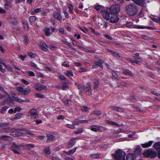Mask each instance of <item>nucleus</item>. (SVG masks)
<instances>
[{
	"label": "nucleus",
	"mask_w": 160,
	"mask_h": 160,
	"mask_svg": "<svg viewBox=\"0 0 160 160\" xmlns=\"http://www.w3.org/2000/svg\"><path fill=\"white\" fill-rule=\"evenodd\" d=\"M138 8L134 3H131L127 5L126 7L127 13L130 16H134L138 12Z\"/></svg>",
	"instance_id": "nucleus-1"
},
{
	"label": "nucleus",
	"mask_w": 160,
	"mask_h": 160,
	"mask_svg": "<svg viewBox=\"0 0 160 160\" xmlns=\"http://www.w3.org/2000/svg\"><path fill=\"white\" fill-rule=\"evenodd\" d=\"M126 154L125 152L120 149H118L115 153L112 154L114 158L116 160H123L124 159Z\"/></svg>",
	"instance_id": "nucleus-2"
},
{
	"label": "nucleus",
	"mask_w": 160,
	"mask_h": 160,
	"mask_svg": "<svg viewBox=\"0 0 160 160\" xmlns=\"http://www.w3.org/2000/svg\"><path fill=\"white\" fill-rule=\"evenodd\" d=\"M120 7L119 4L112 5L109 8L110 12L113 14L117 15L120 10Z\"/></svg>",
	"instance_id": "nucleus-3"
},
{
	"label": "nucleus",
	"mask_w": 160,
	"mask_h": 160,
	"mask_svg": "<svg viewBox=\"0 0 160 160\" xmlns=\"http://www.w3.org/2000/svg\"><path fill=\"white\" fill-rule=\"evenodd\" d=\"M143 155L146 157L150 158H154L157 155V152L151 149H149L145 152Z\"/></svg>",
	"instance_id": "nucleus-4"
},
{
	"label": "nucleus",
	"mask_w": 160,
	"mask_h": 160,
	"mask_svg": "<svg viewBox=\"0 0 160 160\" xmlns=\"http://www.w3.org/2000/svg\"><path fill=\"white\" fill-rule=\"evenodd\" d=\"M28 115L31 116V119H35L38 116L37 110L34 108L32 109L28 112Z\"/></svg>",
	"instance_id": "nucleus-5"
},
{
	"label": "nucleus",
	"mask_w": 160,
	"mask_h": 160,
	"mask_svg": "<svg viewBox=\"0 0 160 160\" xmlns=\"http://www.w3.org/2000/svg\"><path fill=\"white\" fill-rule=\"evenodd\" d=\"M17 90L22 94L24 95L28 94L30 92L31 89L30 88L24 89L21 87H18L17 88Z\"/></svg>",
	"instance_id": "nucleus-6"
},
{
	"label": "nucleus",
	"mask_w": 160,
	"mask_h": 160,
	"mask_svg": "<svg viewBox=\"0 0 160 160\" xmlns=\"http://www.w3.org/2000/svg\"><path fill=\"white\" fill-rule=\"evenodd\" d=\"M82 89L85 91L86 94L88 95H91L92 93V91L91 89V86L89 83L87 84V86L86 87L82 86Z\"/></svg>",
	"instance_id": "nucleus-7"
},
{
	"label": "nucleus",
	"mask_w": 160,
	"mask_h": 160,
	"mask_svg": "<svg viewBox=\"0 0 160 160\" xmlns=\"http://www.w3.org/2000/svg\"><path fill=\"white\" fill-rule=\"evenodd\" d=\"M103 18L107 20H109L110 19V12L108 10L104 9L101 11Z\"/></svg>",
	"instance_id": "nucleus-8"
},
{
	"label": "nucleus",
	"mask_w": 160,
	"mask_h": 160,
	"mask_svg": "<svg viewBox=\"0 0 160 160\" xmlns=\"http://www.w3.org/2000/svg\"><path fill=\"white\" fill-rule=\"evenodd\" d=\"M35 88L38 91H41L42 90H46L47 87L40 83H36L35 84Z\"/></svg>",
	"instance_id": "nucleus-9"
},
{
	"label": "nucleus",
	"mask_w": 160,
	"mask_h": 160,
	"mask_svg": "<svg viewBox=\"0 0 160 160\" xmlns=\"http://www.w3.org/2000/svg\"><path fill=\"white\" fill-rule=\"evenodd\" d=\"M117 14L112 15L110 19V21L112 23H116L119 20V18Z\"/></svg>",
	"instance_id": "nucleus-10"
},
{
	"label": "nucleus",
	"mask_w": 160,
	"mask_h": 160,
	"mask_svg": "<svg viewBox=\"0 0 160 160\" xmlns=\"http://www.w3.org/2000/svg\"><path fill=\"white\" fill-rule=\"evenodd\" d=\"M8 19L9 22L13 25H16L18 23V21L16 18L14 16H10L9 17Z\"/></svg>",
	"instance_id": "nucleus-11"
},
{
	"label": "nucleus",
	"mask_w": 160,
	"mask_h": 160,
	"mask_svg": "<svg viewBox=\"0 0 160 160\" xmlns=\"http://www.w3.org/2000/svg\"><path fill=\"white\" fill-rule=\"evenodd\" d=\"M137 4L141 5L143 7H145L146 3L144 2L143 0H132Z\"/></svg>",
	"instance_id": "nucleus-12"
},
{
	"label": "nucleus",
	"mask_w": 160,
	"mask_h": 160,
	"mask_svg": "<svg viewBox=\"0 0 160 160\" xmlns=\"http://www.w3.org/2000/svg\"><path fill=\"white\" fill-rule=\"evenodd\" d=\"M123 160H125V158ZM126 160H135V154L131 153L128 154L126 156Z\"/></svg>",
	"instance_id": "nucleus-13"
},
{
	"label": "nucleus",
	"mask_w": 160,
	"mask_h": 160,
	"mask_svg": "<svg viewBox=\"0 0 160 160\" xmlns=\"http://www.w3.org/2000/svg\"><path fill=\"white\" fill-rule=\"evenodd\" d=\"M102 127L99 126L92 125L91 127V130L94 132L100 131Z\"/></svg>",
	"instance_id": "nucleus-14"
},
{
	"label": "nucleus",
	"mask_w": 160,
	"mask_h": 160,
	"mask_svg": "<svg viewBox=\"0 0 160 160\" xmlns=\"http://www.w3.org/2000/svg\"><path fill=\"white\" fill-rule=\"evenodd\" d=\"M40 47L42 49L45 51H47L48 50V46L44 42H41L40 44Z\"/></svg>",
	"instance_id": "nucleus-15"
},
{
	"label": "nucleus",
	"mask_w": 160,
	"mask_h": 160,
	"mask_svg": "<svg viewBox=\"0 0 160 160\" xmlns=\"http://www.w3.org/2000/svg\"><path fill=\"white\" fill-rule=\"evenodd\" d=\"M152 141H149L147 143L142 144L141 145L144 148H148L151 146L152 143Z\"/></svg>",
	"instance_id": "nucleus-16"
},
{
	"label": "nucleus",
	"mask_w": 160,
	"mask_h": 160,
	"mask_svg": "<svg viewBox=\"0 0 160 160\" xmlns=\"http://www.w3.org/2000/svg\"><path fill=\"white\" fill-rule=\"evenodd\" d=\"M53 17L58 21H61L62 20V17L60 14L58 13H55L53 14Z\"/></svg>",
	"instance_id": "nucleus-17"
},
{
	"label": "nucleus",
	"mask_w": 160,
	"mask_h": 160,
	"mask_svg": "<svg viewBox=\"0 0 160 160\" xmlns=\"http://www.w3.org/2000/svg\"><path fill=\"white\" fill-rule=\"evenodd\" d=\"M13 98L14 99V100L20 103H23V102H28V100H23L22 99H21V98H19L18 97H13Z\"/></svg>",
	"instance_id": "nucleus-18"
},
{
	"label": "nucleus",
	"mask_w": 160,
	"mask_h": 160,
	"mask_svg": "<svg viewBox=\"0 0 160 160\" xmlns=\"http://www.w3.org/2000/svg\"><path fill=\"white\" fill-rule=\"evenodd\" d=\"M22 116V114L20 113H17L13 118H11L10 120L14 121L16 119H20L21 118Z\"/></svg>",
	"instance_id": "nucleus-19"
},
{
	"label": "nucleus",
	"mask_w": 160,
	"mask_h": 160,
	"mask_svg": "<svg viewBox=\"0 0 160 160\" xmlns=\"http://www.w3.org/2000/svg\"><path fill=\"white\" fill-rule=\"evenodd\" d=\"M76 143V140L75 139H73L70 140L69 141L68 145V147H72Z\"/></svg>",
	"instance_id": "nucleus-20"
},
{
	"label": "nucleus",
	"mask_w": 160,
	"mask_h": 160,
	"mask_svg": "<svg viewBox=\"0 0 160 160\" xmlns=\"http://www.w3.org/2000/svg\"><path fill=\"white\" fill-rule=\"evenodd\" d=\"M90 157L93 159H99L101 158V155L99 154H91Z\"/></svg>",
	"instance_id": "nucleus-21"
},
{
	"label": "nucleus",
	"mask_w": 160,
	"mask_h": 160,
	"mask_svg": "<svg viewBox=\"0 0 160 160\" xmlns=\"http://www.w3.org/2000/svg\"><path fill=\"white\" fill-rule=\"evenodd\" d=\"M112 108V109L118 112H122L124 111L123 109L120 107L113 106Z\"/></svg>",
	"instance_id": "nucleus-22"
},
{
	"label": "nucleus",
	"mask_w": 160,
	"mask_h": 160,
	"mask_svg": "<svg viewBox=\"0 0 160 160\" xmlns=\"http://www.w3.org/2000/svg\"><path fill=\"white\" fill-rule=\"evenodd\" d=\"M44 32L47 36H49L52 34V32L50 31V29L48 28H46L44 29Z\"/></svg>",
	"instance_id": "nucleus-23"
},
{
	"label": "nucleus",
	"mask_w": 160,
	"mask_h": 160,
	"mask_svg": "<svg viewBox=\"0 0 160 160\" xmlns=\"http://www.w3.org/2000/svg\"><path fill=\"white\" fill-rule=\"evenodd\" d=\"M123 74L125 75H128L130 76H133V74L129 70L127 69L123 72Z\"/></svg>",
	"instance_id": "nucleus-24"
},
{
	"label": "nucleus",
	"mask_w": 160,
	"mask_h": 160,
	"mask_svg": "<svg viewBox=\"0 0 160 160\" xmlns=\"http://www.w3.org/2000/svg\"><path fill=\"white\" fill-rule=\"evenodd\" d=\"M133 28L137 29L149 28V27H145L143 26L138 25H134L133 26Z\"/></svg>",
	"instance_id": "nucleus-25"
},
{
	"label": "nucleus",
	"mask_w": 160,
	"mask_h": 160,
	"mask_svg": "<svg viewBox=\"0 0 160 160\" xmlns=\"http://www.w3.org/2000/svg\"><path fill=\"white\" fill-rule=\"evenodd\" d=\"M104 61L103 60L100 59L99 60V61L98 62H95V63L99 67L102 68L103 65H102V63Z\"/></svg>",
	"instance_id": "nucleus-26"
},
{
	"label": "nucleus",
	"mask_w": 160,
	"mask_h": 160,
	"mask_svg": "<svg viewBox=\"0 0 160 160\" xmlns=\"http://www.w3.org/2000/svg\"><path fill=\"white\" fill-rule=\"evenodd\" d=\"M108 51L110 52L112 54H113L114 56L116 57L120 58L121 57V56L120 54L118 53L117 52L110 50H108Z\"/></svg>",
	"instance_id": "nucleus-27"
},
{
	"label": "nucleus",
	"mask_w": 160,
	"mask_h": 160,
	"mask_svg": "<svg viewBox=\"0 0 160 160\" xmlns=\"http://www.w3.org/2000/svg\"><path fill=\"white\" fill-rule=\"evenodd\" d=\"M93 83L94 84V88L96 89L98 88L99 84L98 80L96 79H94L93 80Z\"/></svg>",
	"instance_id": "nucleus-28"
},
{
	"label": "nucleus",
	"mask_w": 160,
	"mask_h": 160,
	"mask_svg": "<svg viewBox=\"0 0 160 160\" xmlns=\"http://www.w3.org/2000/svg\"><path fill=\"white\" fill-rule=\"evenodd\" d=\"M64 73L68 77H69L74 76L73 73L72 71H67Z\"/></svg>",
	"instance_id": "nucleus-29"
},
{
	"label": "nucleus",
	"mask_w": 160,
	"mask_h": 160,
	"mask_svg": "<svg viewBox=\"0 0 160 160\" xmlns=\"http://www.w3.org/2000/svg\"><path fill=\"white\" fill-rule=\"evenodd\" d=\"M8 108L7 106H5L2 107L0 111V112L3 114L5 113L6 110Z\"/></svg>",
	"instance_id": "nucleus-30"
},
{
	"label": "nucleus",
	"mask_w": 160,
	"mask_h": 160,
	"mask_svg": "<svg viewBox=\"0 0 160 160\" xmlns=\"http://www.w3.org/2000/svg\"><path fill=\"white\" fill-rule=\"evenodd\" d=\"M37 19V18L35 16H32L30 17L29 21L31 22H33Z\"/></svg>",
	"instance_id": "nucleus-31"
},
{
	"label": "nucleus",
	"mask_w": 160,
	"mask_h": 160,
	"mask_svg": "<svg viewBox=\"0 0 160 160\" xmlns=\"http://www.w3.org/2000/svg\"><path fill=\"white\" fill-rule=\"evenodd\" d=\"M68 7L69 9L70 12L72 13L73 12V5L71 4H69L68 5Z\"/></svg>",
	"instance_id": "nucleus-32"
},
{
	"label": "nucleus",
	"mask_w": 160,
	"mask_h": 160,
	"mask_svg": "<svg viewBox=\"0 0 160 160\" xmlns=\"http://www.w3.org/2000/svg\"><path fill=\"white\" fill-rule=\"evenodd\" d=\"M81 109L83 112H88L89 110L88 108L86 106H83L81 107Z\"/></svg>",
	"instance_id": "nucleus-33"
},
{
	"label": "nucleus",
	"mask_w": 160,
	"mask_h": 160,
	"mask_svg": "<svg viewBox=\"0 0 160 160\" xmlns=\"http://www.w3.org/2000/svg\"><path fill=\"white\" fill-rule=\"evenodd\" d=\"M155 148L157 149H160V142L155 143L153 145Z\"/></svg>",
	"instance_id": "nucleus-34"
},
{
	"label": "nucleus",
	"mask_w": 160,
	"mask_h": 160,
	"mask_svg": "<svg viewBox=\"0 0 160 160\" xmlns=\"http://www.w3.org/2000/svg\"><path fill=\"white\" fill-rule=\"evenodd\" d=\"M26 74L30 76H34L35 75L34 73L32 71H28L26 72Z\"/></svg>",
	"instance_id": "nucleus-35"
},
{
	"label": "nucleus",
	"mask_w": 160,
	"mask_h": 160,
	"mask_svg": "<svg viewBox=\"0 0 160 160\" xmlns=\"http://www.w3.org/2000/svg\"><path fill=\"white\" fill-rule=\"evenodd\" d=\"M72 124L74 125H78L80 124L79 120L76 119L72 122Z\"/></svg>",
	"instance_id": "nucleus-36"
},
{
	"label": "nucleus",
	"mask_w": 160,
	"mask_h": 160,
	"mask_svg": "<svg viewBox=\"0 0 160 160\" xmlns=\"http://www.w3.org/2000/svg\"><path fill=\"white\" fill-rule=\"evenodd\" d=\"M47 137L48 138V140H54L55 139V137L53 135L48 134L47 135Z\"/></svg>",
	"instance_id": "nucleus-37"
},
{
	"label": "nucleus",
	"mask_w": 160,
	"mask_h": 160,
	"mask_svg": "<svg viewBox=\"0 0 160 160\" xmlns=\"http://www.w3.org/2000/svg\"><path fill=\"white\" fill-rule=\"evenodd\" d=\"M60 88L62 90H66L68 88V87L67 85H63Z\"/></svg>",
	"instance_id": "nucleus-38"
},
{
	"label": "nucleus",
	"mask_w": 160,
	"mask_h": 160,
	"mask_svg": "<svg viewBox=\"0 0 160 160\" xmlns=\"http://www.w3.org/2000/svg\"><path fill=\"white\" fill-rule=\"evenodd\" d=\"M83 132L82 129V128L79 129L77 131L74 132V133L76 134L81 133Z\"/></svg>",
	"instance_id": "nucleus-39"
},
{
	"label": "nucleus",
	"mask_w": 160,
	"mask_h": 160,
	"mask_svg": "<svg viewBox=\"0 0 160 160\" xmlns=\"http://www.w3.org/2000/svg\"><path fill=\"white\" fill-rule=\"evenodd\" d=\"M112 74L113 78H114L116 79H118V77L116 72H114L112 71Z\"/></svg>",
	"instance_id": "nucleus-40"
},
{
	"label": "nucleus",
	"mask_w": 160,
	"mask_h": 160,
	"mask_svg": "<svg viewBox=\"0 0 160 160\" xmlns=\"http://www.w3.org/2000/svg\"><path fill=\"white\" fill-rule=\"evenodd\" d=\"M102 6L100 5H96L94 7V8L97 11H99L102 7Z\"/></svg>",
	"instance_id": "nucleus-41"
},
{
	"label": "nucleus",
	"mask_w": 160,
	"mask_h": 160,
	"mask_svg": "<svg viewBox=\"0 0 160 160\" xmlns=\"http://www.w3.org/2000/svg\"><path fill=\"white\" fill-rule=\"evenodd\" d=\"M44 152L46 154L49 155L50 154L51 152L50 149L49 148H47L44 149Z\"/></svg>",
	"instance_id": "nucleus-42"
},
{
	"label": "nucleus",
	"mask_w": 160,
	"mask_h": 160,
	"mask_svg": "<svg viewBox=\"0 0 160 160\" xmlns=\"http://www.w3.org/2000/svg\"><path fill=\"white\" fill-rule=\"evenodd\" d=\"M26 147L28 149H31L34 147L33 144H26Z\"/></svg>",
	"instance_id": "nucleus-43"
},
{
	"label": "nucleus",
	"mask_w": 160,
	"mask_h": 160,
	"mask_svg": "<svg viewBox=\"0 0 160 160\" xmlns=\"http://www.w3.org/2000/svg\"><path fill=\"white\" fill-rule=\"evenodd\" d=\"M58 31L60 33L62 34H63L64 33V29L62 28H61L58 29Z\"/></svg>",
	"instance_id": "nucleus-44"
},
{
	"label": "nucleus",
	"mask_w": 160,
	"mask_h": 160,
	"mask_svg": "<svg viewBox=\"0 0 160 160\" xmlns=\"http://www.w3.org/2000/svg\"><path fill=\"white\" fill-rule=\"evenodd\" d=\"M92 113L94 114H96L98 116L100 115L101 114V112L99 111H94L92 112Z\"/></svg>",
	"instance_id": "nucleus-45"
},
{
	"label": "nucleus",
	"mask_w": 160,
	"mask_h": 160,
	"mask_svg": "<svg viewBox=\"0 0 160 160\" xmlns=\"http://www.w3.org/2000/svg\"><path fill=\"white\" fill-rule=\"evenodd\" d=\"M77 148H74L68 151V152L70 154H73L76 151Z\"/></svg>",
	"instance_id": "nucleus-46"
},
{
	"label": "nucleus",
	"mask_w": 160,
	"mask_h": 160,
	"mask_svg": "<svg viewBox=\"0 0 160 160\" xmlns=\"http://www.w3.org/2000/svg\"><path fill=\"white\" fill-rule=\"evenodd\" d=\"M8 137H9L6 135H2L0 136V138L2 140H6L8 138Z\"/></svg>",
	"instance_id": "nucleus-47"
},
{
	"label": "nucleus",
	"mask_w": 160,
	"mask_h": 160,
	"mask_svg": "<svg viewBox=\"0 0 160 160\" xmlns=\"http://www.w3.org/2000/svg\"><path fill=\"white\" fill-rule=\"evenodd\" d=\"M107 122L109 124H110L113 125L115 126L118 125V124L117 123L114 122L110 121H108Z\"/></svg>",
	"instance_id": "nucleus-48"
},
{
	"label": "nucleus",
	"mask_w": 160,
	"mask_h": 160,
	"mask_svg": "<svg viewBox=\"0 0 160 160\" xmlns=\"http://www.w3.org/2000/svg\"><path fill=\"white\" fill-rule=\"evenodd\" d=\"M67 126L68 128H71V129H75V127L73 125V124H67Z\"/></svg>",
	"instance_id": "nucleus-49"
},
{
	"label": "nucleus",
	"mask_w": 160,
	"mask_h": 160,
	"mask_svg": "<svg viewBox=\"0 0 160 160\" xmlns=\"http://www.w3.org/2000/svg\"><path fill=\"white\" fill-rule=\"evenodd\" d=\"M12 147L13 148H18L20 147V145H17L14 143L13 144Z\"/></svg>",
	"instance_id": "nucleus-50"
},
{
	"label": "nucleus",
	"mask_w": 160,
	"mask_h": 160,
	"mask_svg": "<svg viewBox=\"0 0 160 160\" xmlns=\"http://www.w3.org/2000/svg\"><path fill=\"white\" fill-rule=\"evenodd\" d=\"M81 30L85 33H87L88 32V29L86 27H83L81 29Z\"/></svg>",
	"instance_id": "nucleus-51"
},
{
	"label": "nucleus",
	"mask_w": 160,
	"mask_h": 160,
	"mask_svg": "<svg viewBox=\"0 0 160 160\" xmlns=\"http://www.w3.org/2000/svg\"><path fill=\"white\" fill-rule=\"evenodd\" d=\"M24 42L26 44H27L29 42V41L28 40V38L27 36H25L24 37Z\"/></svg>",
	"instance_id": "nucleus-52"
},
{
	"label": "nucleus",
	"mask_w": 160,
	"mask_h": 160,
	"mask_svg": "<svg viewBox=\"0 0 160 160\" xmlns=\"http://www.w3.org/2000/svg\"><path fill=\"white\" fill-rule=\"evenodd\" d=\"M62 101H63V102H64V103L66 105H69V102H68L69 100L68 99H67L65 98L63 99Z\"/></svg>",
	"instance_id": "nucleus-53"
},
{
	"label": "nucleus",
	"mask_w": 160,
	"mask_h": 160,
	"mask_svg": "<svg viewBox=\"0 0 160 160\" xmlns=\"http://www.w3.org/2000/svg\"><path fill=\"white\" fill-rule=\"evenodd\" d=\"M58 77L59 78H60L62 80H65V79L64 76L63 75H62L61 74H59L58 75Z\"/></svg>",
	"instance_id": "nucleus-54"
},
{
	"label": "nucleus",
	"mask_w": 160,
	"mask_h": 160,
	"mask_svg": "<svg viewBox=\"0 0 160 160\" xmlns=\"http://www.w3.org/2000/svg\"><path fill=\"white\" fill-rule=\"evenodd\" d=\"M21 109H22L20 107H17L15 108L14 113L16 112L17 111L19 112Z\"/></svg>",
	"instance_id": "nucleus-55"
},
{
	"label": "nucleus",
	"mask_w": 160,
	"mask_h": 160,
	"mask_svg": "<svg viewBox=\"0 0 160 160\" xmlns=\"http://www.w3.org/2000/svg\"><path fill=\"white\" fill-rule=\"evenodd\" d=\"M5 67L7 68V69L9 70L10 71H12L13 70L12 68L9 65H8L6 64V66Z\"/></svg>",
	"instance_id": "nucleus-56"
},
{
	"label": "nucleus",
	"mask_w": 160,
	"mask_h": 160,
	"mask_svg": "<svg viewBox=\"0 0 160 160\" xmlns=\"http://www.w3.org/2000/svg\"><path fill=\"white\" fill-rule=\"evenodd\" d=\"M132 22H130L128 23H127L126 24V26L128 28H130L131 26H132Z\"/></svg>",
	"instance_id": "nucleus-57"
},
{
	"label": "nucleus",
	"mask_w": 160,
	"mask_h": 160,
	"mask_svg": "<svg viewBox=\"0 0 160 160\" xmlns=\"http://www.w3.org/2000/svg\"><path fill=\"white\" fill-rule=\"evenodd\" d=\"M28 55L30 57L33 58H35V55L32 52H29Z\"/></svg>",
	"instance_id": "nucleus-58"
},
{
	"label": "nucleus",
	"mask_w": 160,
	"mask_h": 160,
	"mask_svg": "<svg viewBox=\"0 0 160 160\" xmlns=\"http://www.w3.org/2000/svg\"><path fill=\"white\" fill-rule=\"evenodd\" d=\"M91 32H92L93 33L97 35H100V33L99 32H96L95 30L93 29H91Z\"/></svg>",
	"instance_id": "nucleus-59"
},
{
	"label": "nucleus",
	"mask_w": 160,
	"mask_h": 160,
	"mask_svg": "<svg viewBox=\"0 0 160 160\" xmlns=\"http://www.w3.org/2000/svg\"><path fill=\"white\" fill-rule=\"evenodd\" d=\"M152 21L156 22H160V18H159V19L158 20L156 18H152Z\"/></svg>",
	"instance_id": "nucleus-60"
},
{
	"label": "nucleus",
	"mask_w": 160,
	"mask_h": 160,
	"mask_svg": "<svg viewBox=\"0 0 160 160\" xmlns=\"http://www.w3.org/2000/svg\"><path fill=\"white\" fill-rule=\"evenodd\" d=\"M63 12L65 15V18H69V16L68 12L65 11H63Z\"/></svg>",
	"instance_id": "nucleus-61"
},
{
	"label": "nucleus",
	"mask_w": 160,
	"mask_h": 160,
	"mask_svg": "<svg viewBox=\"0 0 160 160\" xmlns=\"http://www.w3.org/2000/svg\"><path fill=\"white\" fill-rule=\"evenodd\" d=\"M2 68V66L0 64V70L1 72L2 73H4L5 72V70L4 69H3Z\"/></svg>",
	"instance_id": "nucleus-62"
},
{
	"label": "nucleus",
	"mask_w": 160,
	"mask_h": 160,
	"mask_svg": "<svg viewBox=\"0 0 160 160\" xmlns=\"http://www.w3.org/2000/svg\"><path fill=\"white\" fill-rule=\"evenodd\" d=\"M15 133H16L15 135H17L18 136H23L24 135V133H22L20 132H17Z\"/></svg>",
	"instance_id": "nucleus-63"
},
{
	"label": "nucleus",
	"mask_w": 160,
	"mask_h": 160,
	"mask_svg": "<svg viewBox=\"0 0 160 160\" xmlns=\"http://www.w3.org/2000/svg\"><path fill=\"white\" fill-rule=\"evenodd\" d=\"M86 71V69L83 67L81 68L79 70V72H85Z\"/></svg>",
	"instance_id": "nucleus-64"
}]
</instances>
